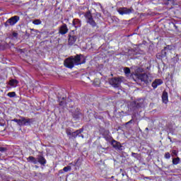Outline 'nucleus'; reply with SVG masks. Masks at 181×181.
<instances>
[{"instance_id": "nucleus-13", "label": "nucleus", "mask_w": 181, "mask_h": 181, "mask_svg": "<svg viewBox=\"0 0 181 181\" xmlns=\"http://www.w3.org/2000/svg\"><path fill=\"white\" fill-rule=\"evenodd\" d=\"M162 100H163V103H164V104H166L167 103L169 102L168 93L166 91L163 92Z\"/></svg>"}, {"instance_id": "nucleus-12", "label": "nucleus", "mask_w": 181, "mask_h": 181, "mask_svg": "<svg viewBox=\"0 0 181 181\" xmlns=\"http://www.w3.org/2000/svg\"><path fill=\"white\" fill-rule=\"evenodd\" d=\"M73 26H74L75 29H77V28L81 27V21L78 19H74L73 21Z\"/></svg>"}, {"instance_id": "nucleus-4", "label": "nucleus", "mask_w": 181, "mask_h": 181, "mask_svg": "<svg viewBox=\"0 0 181 181\" xmlns=\"http://www.w3.org/2000/svg\"><path fill=\"white\" fill-rule=\"evenodd\" d=\"M117 12L119 15H129V13H132V9L122 7L118 8Z\"/></svg>"}, {"instance_id": "nucleus-5", "label": "nucleus", "mask_w": 181, "mask_h": 181, "mask_svg": "<svg viewBox=\"0 0 181 181\" xmlns=\"http://www.w3.org/2000/svg\"><path fill=\"white\" fill-rule=\"evenodd\" d=\"M19 21V16H15L9 18L6 23H9L11 26H13V25H16V23H18V21Z\"/></svg>"}, {"instance_id": "nucleus-23", "label": "nucleus", "mask_w": 181, "mask_h": 181, "mask_svg": "<svg viewBox=\"0 0 181 181\" xmlns=\"http://www.w3.org/2000/svg\"><path fill=\"white\" fill-rule=\"evenodd\" d=\"M63 170L64 172H69V170H71V166L64 167Z\"/></svg>"}, {"instance_id": "nucleus-30", "label": "nucleus", "mask_w": 181, "mask_h": 181, "mask_svg": "<svg viewBox=\"0 0 181 181\" xmlns=\"http://www.w3.org/2000/svg\"><path fill=\"white\" fill-rule=\"evenodd\" d=\"M132 156H134V155H136V153H132Z\"/></svg>"}, {"instance_id": "nucleus-15", "label": "nucleus", "mask_w": 181, "mask_h": 181, "mask_svg": "<svg viewBox=\"0 0 181 181\" xmlns=\"http://www.w3.org/2000/svg\"><path fill=\"white\" fill-rule=\"evenodd\" d=\"M37 160L40 165H46V159L42 156H39Z\"/></svg>"}, {"instance_id": "nucleus-11", "label": "nucleus", "mask_w": 181, "mask_h": 181, "mask_svg": "<svg viewBox=\"0 0 181 181\" xmlns=\"http://www.w3.org/2000/svg\"><path fill=\"white\" fill-rule=\"evenodd\" d=\"M81 132H83V129H80L78 130H76V132H72L71 135L69 136V139L77 138V136L80 135Z\"/></svg>"}, {"instance_id": "nucleus-6", "label": "nucleus", "mask_w": 181, "mask_h": 181, "mask_svg": "<svg viewBox=\"0 0 181 181\" xmlns=\"http://www.w3.org/2000/svg\"><path fill=\"white\" fill-rule=\"evenodd\" d=\"M137 78L141 80V81H144V83H148V80L149 79V76L146 74H140L137 75Z\"/></svg>"}, {"instance_id": "nucleus-7", "label": "nucleus", "mask_w": 181, "mask_h": 181, "mask_svg": "<svg viewBox=\"0 0 181 181\" xmlns=\"http://www.w3.org/2000/svg\"><path fill=\"white\" fill-rule=\"evenodd\" d=\"M69 32V28H67V25L64 24L59 28V33L61 35H66Z\"/></svg>"}, {"instance_id": "nucleus-34", "label": "nucleus", "mask_w": 181, "mask_h": 181, "mask_svg": "<svg viewBox=\"0 0 181 181\" xmlns=\"http://www.w3.org/2000/svg\"><path fill=\"white\" fill-rule=\"evenodd\" d=\"M82 138H84V136H82Z\"/></svg>"}, {"instance_id": "nucleus-33", "label": "nucleus", "mask_w": 181, "mask_h": 181, "mask_svg": "<svg viewBox=\"0 0 181 181\" xmlns=\"http://www.w3.org/2000/svg\"><path fill=\"white\" fill-rule=\"evenodd\" d=\"M34 1H35L36 2H37V1H39V0H34Z\"/></svg>"}, {"instance_id": "nucleus-29", "label": "nucleus", "mask_w": 181, "mask_h": 181, "mask_svg": "<svg viewBox=\"0 0 181 181\" xmlns=\"http://www.w3.org/2000/svg\"><path fill=\"white\" fill-rule=\"evenodd\" d=\"M13 37H18V33H13Z\"/></svg>"}, {"instance_id": "nucleus-17", "label": "nucleus", "mask_w": 181, "mask_h": 181, "mask_svg": "<svg viewBox=\"0 0 181 181\" xmlns=\"http://www.w3.org/2000/svg\"><path fill=\"white\" fill-rule=\"evenodd\" d=\"M180 163V158L179 157L173 158V165H179Z\"/></svg>"}, {"instance_id": "nucleus-14", "label": "nucleus", "mask_w": 181, "mask_h": 181, "mask_svg": "<svg viewBox=\"0 0 181 181\" xmlns=\"http://www.w3.org/2000/svg\"><path fill=\"white\" fill-rule=\"evenodd\" d=\"M76 40H77V37H76V36H70L69 38V45L71 46L74 45V43H76Z\"/></svg>"}, {"instance_id": "nucleus-35", "label": "nucleus", "mask_w": 181, "mask_h": 181, "mask_svg": "<svg viewBox=\"0 0 181 181\" xmlns=\"http://www.w3.org/2000/svg\"><path fill=\"white\" fill-rule=\"evenodd\" d=\"M146 129L148 130V128H146Z\"/></svg>"}, {"instance_id": "nucleus-8", "label": "nucleus", "mask_w": 181, "mask_h": 181, "mask_svg": "<svg viewBox=\"0 0 181 181\" xmlns=\"http://www.w3.org/2000/svg\"><path fill=\"white\" fill-rule=\"evenodd\" d=\"M161 84H163V81L162 79H156L153 83H152V87L153 88H157L158 86H160Z\"/></svg>"}, {"instance_id": "nucleus-25", "label": "nucleus", "mask_w": 181, "mask_h": 181, "mask_svg": "<svg viewBox=\"0 0 181 181\" xmlns=\"http://www.w3.org/2000/svg\"><path fill=\"white\" fill-rule=\"evenodd\" d=\"M165 159H170V153H165Z\"/></svg>"}, {"instance_id": "nucleus-27", "label": "nucleus", "mask_w": 181, "mask_h": 181, "mask_svg": "<svg viewBox=\"0 0 181 181\" xmlns=\"http://www.w3.org/2000/svg\"><path fill=\"white\" fill-rule=\"evenodd\" d=\"M64 104H66L64 100L59 102V105H64Z\"/></svg>"}, {"instance_id": "nucleus-20", "label": "nucleus", "mask_w": 181, "mask_h": 181, "mask_svg": "<svg viewBox=\"0 0 181 181\" xmlns=\"http://www.w3.org/2000/svg\"><path fill=\"white\" fill-rule=\"evenodd\" d=\"M33 25H41L42 24V21L39 19L34 20L33 21Z\"/></svg>"}, {"instance_id": "nucleus-3", "label": "nucleus", "mask_w": 181, "mask_h": 181, "mask_svg": "<svg viewBox=\"0 0 181 181\" xmlns=\"http://www.w3.org/2000/svg\"><path fill=\"white\" fill-rule=\"evenodd\" d=\"M122 81V77L113 78L110 81V83L112 84L115 88H118Z\"/></svg>"}, {"instance_id": "nucleus-18", "label": "nucleus", "mask_w": 181, "mask_h": 181, "mask_svg": "<svg viewBox=\"0 0 181 181\" xmlns=\"http://www.w3.org/2000/svg\"><path fill=\"white\" fill-rule=\"evenodd\" d=\"M15 84H18V81L15 80V79H12L9 81V85L13 86H15Z\"/></svg>"}, {"instance_id": "nucleus-1", "label": "nucleus", "mask_w": 181, "mask_h": 181, "mask_svg": "<svg viewBox=\"0 0 181 181\" xmlns=\"http://www.w3.org/2000/svg\"><path fill=\"white\" fill-rule=\"evenodd\" d=\"M81 57L83 55H76L75 57H70L66 59L64 62V66L67 67V69H73L74 66H78L81 64Z\"/></svg>"}, {"instance_id": "nucleus-16", "label": "nucleus", "mask_w": 181, "mask_h": 181, "mask_svg": "<svg viewBox=\"0 0 181 181\" xmlns=\"http://www.w3.org/2000/svg\"><path fill=\"white\" fill-rule=\"evenodd\" d=\"M27 160H28V162H31V163H34V165H36V163H37V159H36L33 156H29L27 158Z\"/></svg>"}, {"instance_id": "nucleus-24", "label": "nucleus", "mask_w": 181, "mask_h": 181, "mask_svg": "<svg viewBox=\"0 0 181 181\" xmlns=\"http://www.w3.org/2000/svg\"><path fill=\"white\" fill-rule=\"evenodd\" d=\"M124 71L125 74H129L131 73V69H129V68H124Z\"/></svg>"}, {"instance_id": "nucleus-31", "label": "nucleus", "mask_w": 181, "mask_h": 181, "mask_svg": "<svg viewBox=\"0 0 181 181\" xmlns=\"http://www.w3.org/2000/svg\"><path fill=\"white\" fill-rule=\"evenodd\" d=\"M131 122H132V120H130L128 124H131Z\"/></svg>"}, {"instance_id": "nucleus-22", "label": "nucleus", "mask_w": 181, "mask_h": 181, "mask_svg": "<svg viewBox=\"0 0 181 181\" xmlns=\"http://www.w3.org/2000/svg\"><path fill=\"white\" fill-rule=\"evenodd\" d=\"M66 134L68 135L69 138H70V136H71V134H73V132H71V129H66Z\"/></svg>"}, {"instance_id": "nucleus-19", "label": "nucleus", "mask_w": 181, "mask_h": 181, "mask_svg": "<svg viewBox=\"0 0 181 181\" xmlns=\"http://www.w3.org/2000/svg\"><path fill=\"white\" fill-rule=\"evenodd\" d=\"M12 121H13V122H16L18 124V125H19L20 127H22L21 119H13Z\"/></svg>"}, {"instance_id": "nucleus-21", "label": "nucleus", "mask_w": 181, "mask_h": 181, "mask_svg": "<svg viewBox=\"0 0 181 181\" xmlns=\"http://www.w3.org/2000/svg\"><path fill=\"white\" fill-rule=\"evenodd\" d=\"M8 97H10L11 98L16 97V93L15 92H10L7 94Z\"/></svg>"}, {"instance_id": "nucleus-28", "label": "nucleus", "mask_w": 181, "mask_h": 181, "mask_svg": "<svg viewBox=\"0 0 181 181\" xmlns=\"http://www.w3.org/2000/svg\"><path fill=\"white\" fill-rule=\"evenodd\" d=\"M0 152H5V148L0 147Z\"/></svg>"}, {"instance_id": "nucleus-9", "label": "nucleus", "mask_w": 181, "mask_h": 181, "mask_svg": "<svg viewBox=\"0 0 181 181\" xmlns=\"http://www.w3.org/2000/svg\"><path fill=\"white\" fill-rule=\"evenodd\" d=\"M32 122L30 119H26L25 117H21V127L23 125H30Z\"/></svg>"}, {"instance_id": "nucleus-2", "label": "nucleus", "mask_w": 181, "mask_h": 181, "mask_svg": "<svg viewBox=\"0 0 181 181\" xmlns=\"http://www.w3.org/2000/svg\"><path fill=\"white\" fill-rule=\"evenodd\" d=\"M85 18L86 19L87 23L90 25V26H92V28L97 27V23H95V21L93 18V16L91 15L90 12L86 13Z\"/></svg>"}, {"instance_id": "nucleus-10", "label": "nucleus", "mask_w": 181, "mask_h": 181, "mask_svg": "<svg viewBox=\"0 0 181 181\" xmlns=\"http://www.w3.org/2000/svg\"><path fill=\"white\" fill-rule=\"evenodd\" d=\"M112 145L113 146V148H115V149H121V148H122V146H121V143L113 140L112 141Z\"/></svg>"}, {"instance_id": "nucleus-26", "label": "nucleus", "mask_w": 181, "mask_h": 181, "mask_svg": "<svg viewBox=\"0 0 181 181\" xmlns=\"http://www.w3.org/2000/svg\"><path fill=\"white\" fill-rule=\"evenodd\" d=\"M172 153H173V155L177 156V151H176V150H173Z\"/></svg>"}, {"instance_id": "nucleus-32", "label": "nucleus", "mask_w": 181, "mask_h": 181, "mask_svg": "<svg viewBox=\"0 0 181 181\" xmlns=\"http://www.w3.org/2000/svg\"><path fill=\"white\" fill-rule=\"evenodd\" d=\"M168 139H170V142H172V139H170V137H168Z\"/></svg>"}]
</instances>
